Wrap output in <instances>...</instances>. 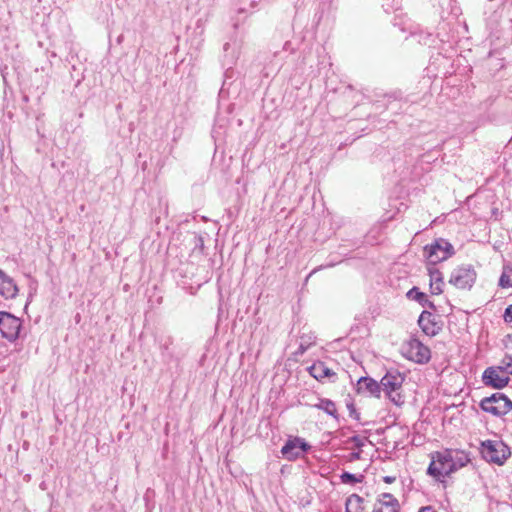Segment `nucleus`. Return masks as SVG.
I'll return each instance as SVG.
<instances>
[{
  "label": "nucleus",
  "mask_w": 512,
  "mask_h": 512,
  "mask_svg": "<svg viewBox=\"0 0 512 512\" xmlns=\"http://www.w3.org/2000/svg\"><path fill=\"white\" fill-rule=\"evenodd\" d=\"M427 474L437 481L466 466L470 461V453L459 449H445L432 454Z\"/></svg>",
  "instance_id": "nucleus-1"
},
{
  "label": "nucleus",
  "mask_w": 512,
  "mask_h": 512,
  "mask_svg": "<svg viewBox=\"0 0 512 512\" xmlns=\"http://www.w3.org/2000/svg\"><path fill=\"white\" fill-rule=\"evenodd\" d=\"M480 453L484 460L496 465H503L511 456V450L503 441L485 440L481 442Z\"/></svg>",
  "instance_id": "nucleus-2"
},
{
  "label": "nucleus",
  "mask_w": 512,
  "mask_h": 512,
  "mask_svg": "<svg viewBox=\"0 0 512 512\" xmlns=\"http://www.w3.org/2000/svg\"><path fill=\"white\" fill-rule=\"evenodd\" d=\"M424 252L428 265H436L455 254L452 244L444 238L435 239L431 244L426 245Z\"/></svg>",
  "instance_id": "nucleus-3"
},
{
  "label": "nucleus",
  "mask_w": 512,
  "mask_h": 512,
  "mask_svg": "<svg viewBox=\"0 0 512 512\" xmlns=\"http://www.w3.org/2000/svg\"><path fill=\"white\" fill-rule=\"evenodd\" d=\"M403 382L404 376L397 370L388 371L380 381L381 391H384L386 396L396 405H401L403 398L401 394L393 395V393L401 389Z\"/></svg>",
  "instance_id": "nucleus-4"
},
{
  "label": "nucleus",
  "mask_w": 512,
  "mask_h": 512,
  "mask_svg": "<svg viewBox=\"0 0 512 512\" xmlns=\"http://www.w3.org/2000/svg\"><path fill=\"white\" fill-rule=\"evenodd\" d=\"M483 411L494 416H503L512 410V401L503 393L497 392L481 400Z\"/></svg>",
  "instance_id": "nucleus-5"
},
{
  "label": "nucleus",
  "mask_w": 512,
  "mask_h": 512,
  "mask_svg": "<svg viewBox=\"0 0 512 512\" xmlns=\"http://www.w3.org/2000/svg\"><path fill=\"white\" fill-rule=\"evenodd\" d=\"M405 358L418 364H425L430 361L431 351L417 338H411L402 347Z\"/></svg>",
  "instance_id": "nucleus-6"
},
{
  "label": "nucleus",
  "mask_w": 512,
  "mask_h": 512,
  "mask_svg": "<svg viewBox=\"0 0 512 512\" xmlns=\"http://www.w3.org/2000/svg\"><path fill=\"white\" fill-rule=\"evenodd\" d=\"M476 271L471 265L455 268L450 276L449 283L458 289H470L476 281Z\"/></svg>",
  "instance_id": "nucleus-7"
},
{
  "label": "nucleus",
  "mask_w": 512,
  "mask_h": 512,
  "mask_svg": "<svg viewBox=\"0 0 512 512\" xmlns=\"http://www.w3.org/2000/svg\"><path fill=\"white\" fill-rule=\"evenodd\" d=\"M21 329V321L11 313L0 311V333L8 341L18 338Z\"/></svg>",
  "instance_id": "nucleus-8"
},
{
  "label": "nucleus",
  "mask_w": 512,
  "mask_h": 512,
  "mask_svg": "<svg viewBox=\"0 0 512 512\" xmlns=\"http://www.w3.org/2000/svg\"><path fill=\"white\" fill-rule=\"evenodd\" d=\"M310 449V445L300 437L289 438L281 448L282 456L289 460L294 461L303 456L305 452Z\"/></svg>",
  "instance_id": "nucleus-9"
},
{
  "label": "nucleus",
  "mask_w": 512,
  "mask_h": 512,
  "mask_svg": "<svg viewBox=\"0 0 512 512\" xmlns=\"http://www.w3.org/2000/svg\"><path fill=\"white\" fill-rule=\"evenodd\" d=\"M483 382L487 386L502 389L509 383V377L497 367H488L483 373Z\"/></svg>",
  "instance_id": "nucleus-10"
},
{
  "label": "nucleus",
  "mask_w": 512,
  "mask_h": 512,
  "mask_svg": "<svg viewBox=\"0 0 512 512\" xmlns=\"http://www.w3.org/2000/svg\"><path fill=\"white\" fill-rule=\"evenodd\" d=\"M418 325L427 336H435L440 330L441 326L435 320V316L429 311H423L418 319Z\"/></svg>",
  "instance_id": "nucleus-11"
},
{
  "label": "nucleus",
  "mask_w": 512,
  "mask_h": 512,
  "mask_svg": "<svg viewBox=\"0 0 512 512\" xmlns=\"http://www.w3.org/2000/svg\"><path fill=\"white\" fill-rule=\"evenodd\" d=\"M399 510V501L390 493H382L373 507V512H399Z\"/></svg>",
  "instance_id": "nucleus-12"
},
{
  "label": "nucleus",
  "mask_w": 512,
  "mask_h": 512,
  "mask_svg": "<svg viewBox=\"0 0 512 512\" xmlns=\"http://www.w3.org/2000/svg\"><path fill=\"white\" fill-rule=\"evenodd\" d=\"M18 294V286L13 278L0 269V295L5 299H14Z\"/></svg>",
  "instance_id": "nucleus-13"
},
{
  "label": "nucleus",
  "mask_w": 512,
  "mask_h": 512,
  "mask_svg": "<svg viewBox=\"0 0 512 512\" xmlns=\"http://www.w3.org/2000/svg\"><path fill=\"white\" fill-rule=\"evenodd\" d=\"M308 370L310 375L318 381L328 379L330 382H334L336 379V373L322 361L313 363Z\"/></svg>",
  "instance_id": "nucleus-14"
},
{
  "label": "nucleus",
  "mask_w": 512,
  "mask_h": 512,
  "mask_svg": "<svg viewBox=\"0 0 512 512\" xmlns=\"http://www.w3.org/2000/svg\"><path fill=\"white\" fill-rule=\"evenodd\" d=\"M428 274L430 276V290L434 295H439L443 292L444 280L442 273L436 268V265L427 264Z\"/></svg>",
  "instance_id": "nucleus-15"
},
{
  "label": "nucleus",
  "mask_w": 512,
  "mask_h": 512,
  "mask_svg": "<svg viewBox=\"0 0 512 512\" xmlns=\"http://www.w3.org/2000/svg\"><path fill=\"white\" fill-rule=\"evenodd\" d=\"M358 391H366L371 396H375L377 398L380 397L381 394V385L376 380L370 377H361L358 380Z\"/></svg>",
  "instance_id": "nucleus-16"
},
{
  "label": "nucleus",
  "mask_w": 512,
  "mask_h": 512,
  "mask_svg": "<svg viewBox=\"0 0 512 512\" xmlns=\"http://www.w3.org/2000/svg\"><path fill=\"white\" fill-rule=\"evenodd\" d=\"M314 408L324 411L336 420H339V414L334 401L328 398H320L319 401L313 405Z\"/></svg>",
  "instance_id": "nucleus-17"
},
{
  "label": "nucleus",
  "mask_w": 512,
  "mask_h": 512,
  "mask_svg": "<svg viewBox=\"0 0 512 512\" xmlns=\"http://www.w3.org/2000/svg\"><path fill=\"white\" fill-rule=\"evenodd\" d=\"M364 499L358 494H352L346 499L345 512H363Z\"/></svg>",
  "instance_id": "nucleus-18"
},
{
  "label": "nucleus",
  "mask_w": 512,
  "mask_h": 512,
  "mask_svg": "<svg viewBox=\"0 0 512 512\" xmlns=\"http://www.w3.org/2000/svg\"><path fill=\"white\" fill-rule=\"evenodd\" d=\"M316 336L314 333H302L300 336L299 347L295 352L296 355H303L312 345L315 344Z\"/></svg>",
  "instance_id": "nucleus-19"
},
{
  "label": "nucleus",
  "mask_w": 512,
  "mask_h": 512,
  "mask_svg": "<svg viewBox=\"0 0 512 512\" xmlns=\"http://www.w3.org/2000/svg\"><path fill=\"white\" fill-rule=\"evenodd\" d=\"M407 297L409 299H412V300H415L417 301L418 303H420L422 306H428L429 308H432V309H435V305L433 302L429 301L426 297V295L419 291V289L417 287H413L411 288L408 292H407Z\"/></svg>",
  "instance_id": "nucleus-20"
},
{
  "label": "nucleus",
  "mask_w": 512,
  "mask_h": 512,
  "mask_svg": "<svg viewBox=\"0 0 512 512\" xmlns=\"http://www.w3.org/2000/svg\"><path fill=\"white\" fill-rule=\"evenodd\" d=\"M499 286L501 288H510L512 287V267L504 266L500 279Z\"/></svg>",
  "instance_id": "nucleus-21"
},
{
  "label": "nucleus",
  "mask_w": 512,
  "mask_h": 512,
  "mask_svg": "<svg viewBox=\"0 0 512 512\" xmlns=\"http://www.w3.org/2000/svg\"><path fill=\"white\" fill-rule=\"evenodd\" d=\"M497 368L507 376L512 375V356L505 355Z\"/></svg>",
  "instance_id": "nucleus-22"
},
{
  "label": "nucleus",
  "mask_w": 512,
  "mask_h": 512,
  "mask_svg": "<svg viewBox=\"0 0 512 512\" xmlns=\"http://www.w3.org/2000/svg\"><path fill=\"white\" fill-rule=\"evenodd\" d=\"M340 479L342 483L345 484H354L361 481L359 478L356 477L355 474L349 472H343L340 476Z\"/></svg>",
  "instance_id": "nucleus-23"
},
{
  "label": "nucleus",
  "mask_w": 512,
  "mask_h": 512,
  "mask_svg": "<svg viewBox=\"0 0 512 512\" xmlns=\"http://www.w3.org/2000/svg\"><path fill=\"white\" fill-rule=\"evenodd\" d=\"M231 47V44L229 42L225 43L224 46H223V49H224V52H225V65H230L234 62V59L236 58V55H235V49L233 48V51H232V54H231V57L230 59H228L229 57V49Z\"/></svg>",
  "instance_id": "nucleus-24"
},
{
  "label": "nucleus",
  "mask_w": 512,
  "mask_h": 512,
  "mask_svg": "<svg viewBox=\"0 0 512 512\" xmlns=\"http://www.w3.org/2000/svg\"><path fill=\"white\" fill-rule=\"evenodd\" d=\"M367 441L366 437H361L358 435L352 436L349 439V442L353 443L354 447L361 450V448L365 445V442Z\"/></svg>",
  "instance_id": "nucleus-25"
},
{
  "label": "nucleus",
  "mask_w": 512,
  "mask_h": 512,
  "mask_svg": "<svg viewBox=\"0 0 512 512\" xmlns=\"http://www.w3.org/2000/svg\"><path fill=\"white\" fill-rule=\"evenodd\" d=\"M504 320L506 322H512V304L505 309Z\"/></svg>",
  "instance_id": "nucleus-26"
},
{
  "label": "nucleus",
  "mask_w": 512,
  "mask_h": 512,
  "mask_svg": "<svg viewBox=\"0 0 512 512\" xmlns=\"http://www.w3.org/2000/svg\"><path fill=\"white\" fill-rule=\"evenodd\" d=\"M348 409H349V414L352 418L354 419H359V416L360 414L357 412V410L355 409V407L353 406V404L351 405H348Z\"/></svg>",
  "instance_id": "nucleus-27"
},
{
  "label": "nucleus",
  "mask_w": 512,
  "mask_h": 512,
  "mask_svg": "<svg viewBox=\"0 0 512 512\" xmlns=\"http://www.w3.org/2000/svg\"><path fill=\"white\" fill-rule=\"evenodd\" d=\"M361 458V450L358 449V451L352 452L350 454V461L359 460Z\"/></svg>",
  "instance_id": "nucleus-28"
},
{
  "label": "nucleus",
  "mask_w": 512,
  "mask_h": 512,
  "mask_svg": "<svg viewBox=\"0 0 512 512\" xmlns=\"http://www.w3.org/2000/svg\"><path fill=\"white\" fill-rule=\"evenodd\" d=\"M395 480H396V477H395V476H384V477H383V481H384L385 483H388V484L393 483Z\"/></svg>",
  "instance_id": "nucleus-29"
},
{
  "label": "nucleus",
  "mask_w": 512,
  "mask_h": 512,
  "mask_svg": "<svg viewBox=\"0 0 512 512\" xmlns=\"http://www.w3.org/2000/svg\"><path fill=\"white\" fill-rule=\"evenodd\" d=\"M419 512H436V510L432 506L422 507Z\"/></svg>",
  "instance_id": "nucleus-30"
},
{
  "label": "nucleus",
  "mask_w": 512,
  "mask_h": 512,
  "mask_svg": "<svg viewBox=\"0 0 512 512\" xmlns=\"http://www.w3.org/2000/svg\"><path fill=\"white\" fill-rule=\"evenodd\" d=\"M400 29L402 30V32H404V31H406V30H411V29H412V27H411V26H408V27L403 26V27H401Z\"/></svg>",
  "instance_id": "nucleus-31"
},
{
  "label": "nucleus",
  "mask_w": 512,
  "mask_h": 512,
  "mask_svg": "<svg viewBox=\"0 0 512 512\" xmlns=\"http://www.w3.org/2000/svg\"><path fill=\"white\" fill-rule=\"evenodd\" d=\"M121 41H122V36L120 35V36L117 38V42H118V43H121Z\"/></svg>",
  "instance_id": "nucleus-32"
},
{
  "label": "nucleus",
  "mask_w": 512,
  "mask_h": 512,
  "mask_svg": "<svg viewBox=\"0 0 512 512\" xmlns=\"http://www.w3.org/2000/svg\"><path fill=\"white\" fill-rule=\"evenodd\" d=\"M323 266H320L319 268H315L313 269L312 273H315L316 271H318L319 269H321Z\"/></svg>",
  "instance_id": "nucleus-33"
}]
</instances>
